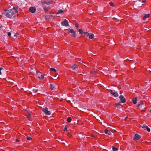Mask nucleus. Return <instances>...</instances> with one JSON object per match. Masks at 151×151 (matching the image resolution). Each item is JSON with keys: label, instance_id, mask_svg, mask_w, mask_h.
<instances>
[{"label": "nucleus", "instance_id": "1", "mask_svg": "<svg viewBox=\"0 0 151 151\" xmlns=\"http://www.w3.org/2000/svg\"><path fill=\"white\" fill-rule=\"evenodd\" d=\"M18 7H14L12 9H10L7 10V9H4L5 12V16L6 17L9 18H11L12 17H14L15 14L18 15L17 11Z\"/></svg>", "mask_w": 151, "mask_h": 151}, {"label": "nucleus", "instance_id": "2", "mask_svg": "<svg viewBox=\"0 0 151 151\" xmlns=\"http://www.w3.org/2000/svg\"><path fill=\"white\" fill-rule=\"evenodd\" d=\"M42 111L46 115H49L50 114V112L48 111V109L47 107L43 108L42 110Z\"/></svg>", "mask_w": 151, "mask_h": 151}, {"label": "nucleus", "instance_id": "3", "mask_svg": "<svg viewBox=\"0 0 151 151\" xmlns=\"http://www.w3.org/2000/svg\"><path fill=\"white\" fill-rule=\"evenodd\" d=\"M70 33H73V34L71 35L72 36L75 37H76V31H75L73 29H70L69 30V31L68 32V34Z\"/></svg>", "mask_w": 151, "mask_h": 151}, {"label": "nucleus", "instance_id": "4", "mask_svg": "<svg viewBox=\"0 0 151 151\" xmlns=\"http://www.w3.org/2000/svg\"><path fill=\"white\" fill-rule=\"evenodd\" d=\"M61 24L63 26H64L65 27H68V26H69L68 21L66 19H65L64 21H63L61 22Z\"/></svg>", "mask_w": 151, "mask_h": 151}, {"label": "nucleus", "instance_id": "5", "mask_svg": "<svg viewBox=\"0 0 151 151\" xmlns=\"http://www.w3.org/2000/svg\"><path fill=\"white\" fill-rule=\"evenodd\" d=\"M144 129V130H147L148 132H150V129L145 124H144L141 126Z\"/></svg>", "mask_w": 151, "mask_h": 151}, {"label": "nucleus", "instance_id": "6", "mask_svg": "<svg viewBox=\"0 0 151 151\" xmlns=\"http://www.w3.org/2000/svg\"><path fill=\"white\" fill-rule=\"evenodd\" d=\"M109 92L111 94H112L115 97H117L118 96V94L117 93L114 92L112 90L110 89L109 90Z\"/></svg>", "mask_w": 151, "mask_h": 151}, {"label": "nucleus", "instance_id": "7", "mask_svg": "<svg viewBox=\"0 0 151 151\" xmlns=\"http://www.w3.org/2000/svg\"><path fill=\"white\" fill-rule=\"evenodd\" d=\"M119 98L120 99V100L121 101V102H120V103H124L126 102V100L124 98L123 96L121 95L119 97Z\"/></svg>", "mask_w": 151, "mask_h": 151}, {"label": "nucleus", "instance_id": "8", "mask_svg": "<svg viewBox=\"0 0 151 151\" xmlns=\"http://www.w3.org/2000/svg\"><path fill=\"white\" fill-rule=\"evenodd\" d=\"M36 10V8L35 7H31L29 9V11L32 13H34Z\"/></svg>", "mask_w": 151, "mask_h": 151}, {"label": "nucleus", "instance_id": "9", "mask_svg": "<svg viewBox=\"0 0 151 151\" xmlns=\"http://www.w3.org/2000/svg\"><path fill=\"white\" fill-rule=\"evenodd\" d=\"M140 138V136L137 134H135L134 137L133 139L135 141H136L137 140H138Z\"/></svg>", "mask_w": 151, "mask_h": 151}, {"label": "nucleus", "instance_id": "10", "mask_svg": "<svg viewBox=\"0 0 151 151\" xmlns=\"http://www.w3.org/2000/svg\"><path fill=\"white\" fill-rule=\"evenodd\" d=\"M137 97H136L134 98H133L132 100L133 103L134 104H136L137 103Z\"/></svg>", "mask_w": 151, "mask_h": 151}, {"label": "nucleus", "instance_id": "11", "mask_svg": "<svg viewBox=\"0 0 151 151\" xmlns=\"http://www.w3.org/2000/svg\"><path fill=\"white\" fill-rule=\"evenodd\" d=\"M104 132L106 134L109 135H110L111 134V132L110 131L108 130L107 129H106L104 130Z\"/></svg>", "mask_w": 151, "mask_h": 151}, {"label": "nucleus", "instance_id": "12", "mask_svg": "<svg viewBox=\"0 0 151 151\" xmlns=\"http://www.w3.org/2000/svg\"><path fill=\"white\" fill-rule=\"evenodd\" d=\"M150 16V14H145L144 16L143 17V19L144 20H145L147 18H149Z\"/></svg>", "mask_w": 151, "mask_h": 151}, {"label": "nucleus", "instance_id": "13", "mask_svg": "<svg viewBox=\"0 0 151 151\" xmlns=\"http://www.w3.org/2000/svg\"><path fill=\"white\" fill-rule=\"evenodd\" d=\"M78 68V66L76 64H74L72 66V68L73 70H74Z\"/></svg>", "mask_w": 151, "mask_h": 151}, {"label": "nucleus", "instance_id": "14", "mask_svg": "<svg viewBox=\"0 0 151 151\" xmlns=\"http://www.w3.org/2000/svg\"><path fill=\"white\" fill-rule=\"evenodd\" d=\"M112 150L111 151H116L118 150V148H116L113 146H112Z\"/></svg>", "mask_w": 151, "mask_h": 151}, {"label": "nucleus", "instance_id": "15", "mask_svg": "<svg viewBox=\"0 0 151 151\" xmlns=\"http://www.w3.org/2000/svg\"><path fill=\"white\" fill-rule=\"evenodd\" d=\"M63 11L62 10L60 9L58 11V12L57 13V14L63 13Z\"/></svg>", "mask_w": 151, "mask_h": 151}, {"label": "nucleus", "instance_id": "16", "mask_svg": "<svg viewBox=\"0 0 151 151\" xmlns=\"http://www.w3.org/2000/svg\"><path fill=\"white\" fill-rule=\"evenodd\" d=\"M89 36V37L90 39H92L93 38L94 35L93 34H91V35Z\"/></svg>", "mask_w": 151, "mask_h": 151}, {"label": "nucleus", "instance_id": "17", "mask_svg": "<svg viewBox=\"0 0 151 151\" xmlns=\"http://www.w3.org/2000/svg\"><path fill=\"white\" fill-rule=\"evenodd\" d=\"M81 34H83V31L82 29H78L77 30Z\"/></svg>", "mask_w": 151, "mask_h": 151}, {"label": "nucleus", "instance_id": "18", "mask_svg": "<svg viewBox=\"0 0 151 151\" xmlns=\"http://www.w3.org/2000/svg\"><path fill=\"white\" fill-rule=\"evenodd\" d=\"M71 120L72 119L71 118L69 117H68V118L67 119V121L69 123L71 122Z\"/></svg>", "mask_w": 151, "mask_h": 151}, {"label": "nucleus", "instance_id": "19", "mask_svg": "<svg viewBox=\"0 0 151 151\" xmlns=\"http://www.w3.org/2000/svg\"><path fill=\"white\" fill-rule=\"evenodd\" d=\"M50 3V2H46V1H43L42 2V4H47L49 5Z\"/></svg>", "mask_w": 151, "mask_h": 151}, {"label": "nucleus", "instance_id": "20", "mask_svg": "<svg viewBox=\"0 0 151 151\" xmlns=\"http://www.w3.org/2000/svg\"><path fill=\"white\" fill-rule=\"evenodd\" d=\"M83 34H84V35L86 37H87L89 35L90 33H89L87 32H84Z\"/></svg>", "mask_w": 151, "mask_h": 151}, {"label": "nucleus", "instance_id": "21", "mask_svg": "<svg viewBox=\"0 0 151 151\" xmlns=\"http://www.w3.org/2000/svg\"><path fill=\"white\" fill-rule=\"evenodd\" d=\"M68 127V126L67 125H66L65 126V128H64V131H67Z\"/></svg>", "mask_w": 151, "mask_h": 151}, {"label": "nucleus", "instance_id": "22", "mask_svg": "<svg viewBox=\"0 0 151 151\" xmlns=\"http://www.w3.org/2000/svg\"><path fill=\"white\" fill-rule=\"evenodd\" d=\"M50 89L52 90H53L54 88V87L52 86V84H50Z\"/></svg>", "mask_w": 151, "mask_h": 151}, {"label": "nucleus", "instance_id": "23", "mask_svg": "<svg viewBox=\"0 0 151 151\" xmlns=\"http://www.w3.org/2000/svg\"><path fill=\"white\" fill-rule=\"evenodd\" d=\"M75 27L76 28V29L78 30V23H76L75 24Z\"/></svg>", "mask_w": 151, "mask_h": 151}, {"label": "nucleus", "instance_id": "24", "mask_svg": "<svg viewBox=\"0 0 151 151\" xmlns=\"http://www.w3.org/2000/svg\"><path fill=\"white\" fill-rule=\"evenodd\" d=\"M38 91V89H33V92L35 93H36Z\"/></svg>", "mask_w": 151, "mask_h": 151}, {"label": "nucleus", "instance_id": "25", "mask_svg": "<svg viewBox=\"0 0 151 151\" xmlns=\"http://www.w3.org/2000/svg\"><path fill=\"white\" fill-rule=\"evenodd\" d=\"M27 140H31V139H32V138L31 137H29V136H27Z\"/></svg>", "mask_w": 151, "mask_h": 151}, {"label": "nucleus", "instance_id": "26", "mask_svg": "<svg viewBox=\"0 0 151 151\" xmlns=\"http://www.w3.org/2000/svg\"><path fill=\"white\" fill-rule=\"evenodd\" d=\"M50 70L53 71L54 70L55 72H57V70L55 68H51L50 69Z\"/></svg>", "mask_w": 151, "mask_h": 151}, {"label": "nucleus", "instance_id": "27", "mask_svg": "<svg viewBox=\"0 0 151 151\" xmlns=\"http://www.w3.org/2000/svg\"><path fill=\"white\" fill-rule=\"evenodd\" d=\"M27 114L26 115L27 117H28L30 115V112L29 111H27Z\"/></svg>", "mask_w": 151, "mask_h": 151}, {"label": "nucleus", "instance_id": "28", "mask_svg": "<svg viewBox=\"0 0 151 151\" xmlns=\"http://www.w3.org/2000/svg\"><path fill=\"white\" fill-rule=\"evenodd\" d=\"M48 7H44L43 8L44 10L45 11H47L48 10Z\"/></svg>", "mask_w": 151, "mask_h": 151}, {"label": "nucleus", "instance_id": "29", "mask_svg": "<svg viewBox=\"0 0 151 151\" xmlns=\"http://www.w3.org/2000/svg\"><path fill=\"white\" fill-rule=\"evenodd\" d=\"M109 4L110 6H114V4L113 2H110L109 3Z\"/></svg>", "mask_w": 151, "mask_h": 151}, {"label": "nucleus", "instance_id": "30", "mask_svg": "<svg viewBox=\"0 0 151 151\" xmlns=\"http://www.w3.org/2000/svg\"><path fill=\"white\" fill-rule=\"evenodd\" d=\"M39 78H41L42 79L44 78V76L42 75H41L40 77H39Z\"/></svg>", "mask_w": 151, "mask_h": 151}, {"label": "nucleus", "instance_id": "31", "mask_svg": "<svg viewBox=\"0 0 151 151\" xmlns=\"http://www.w3.org/2000/svg\"><path fill=\"white\" fill-rule=\"evenodd\" d=\"M11 34L10 32H8L7 35L9 37H10L11 36Z\"/></svg>", "mask_w": 151, "mask_h": 151}, {"label": "nucleus", "instance_id": "32", "mask_svg": "<svg viewBox=\"0 0 151 151\" xmlns=\"http://www.w3.org/2000/svg\"><path fill=\"white\" fill-rule=\"evenodd\" d=\"M3 69V68L2 67L0 68V75L1 74V70Z\"/></svg>", "mask_w": 151, "mask_h": 151}, {"label": "nucleus", "instance_id": "33", "mask_svg": "<svg viewBox=\"0 0 151 151\" xmlns=\"http://www.w3.org/2000/svg\"><path fill=\"white\" fill-rule=\"evenodd\" d=\"M56 74L54 76V77H56L58 75V73H56Z\"/></svg>", "mask_w": 151, "mask_h": 151}, {"label": "nucleus", "instance_id": "34", "mask_svg": "<svg viewBox=\"0 0 151 151\" xmlns=\"http://www.w3.org/2000/svg\"><path fill=\"white\" fill-rule=\"evenodd\" d=\"M94 136V135L93 134H91L90 136H89V137H88L89 138H90V137H93Z\"/></svg>", "mask_w": 151, "mask_h": 151}, {"label": "nucleus", "instance_id": "35", "mask_svg": "<svg viewBox=\"0 0 151 151\" xmlns=\"http://www.w3.org/2000/svg\"><path fill=\"white\" fill-rule=\"evenodd\" d=\"M120 105V104H119V103H118L116 105V106H118L119 105Z\"/></svg>", "mask_w": 151, "mask_h": 151}, {"label": "nucleus", "instance_id": "36", "mask_svg": "<svg viewBox=\"0 0 151 151\" xmlns=\"http://www.w3.org/2000/svg\"><path fill=\"white\" fill-rule=\"evenodd\" d=\"M16 141L17 142H18L19 141V140L18 139H17L16 140Z\"/></svg>", "mask_w": 151, "mask_h": 151}, {"label": "nucleus", "instance_id": "37", "mask_svg": "<svg viewBox=\"0 0 151 151\" xmlns=\"http://www.w3.org/2000/svg\"><path fill=\"white\" fill-rule=\"evenodd\" d=\"M91 73H95V71H93V70H92L91 71Z\"/></svg>", "mask_w": 151, "mask_h": 151}, {"label": "nucleus", "instance_id": "38", "mask_svg": "<svg viewBox=\"0 0 151 151\" xmlns=\"http://www.w3.org/2000/svg\"><path fill=\"white\" fill-rule=\"evenodd\" d=\"M140 104H139L137 105V106L139 107L140 106Z\"/></svg>", "mask_w": 151, "mask_h": 151}, {"label": "nucleus", "instance_id": "39", "mask_svg": "<svg viewBox=\"0 0 151 151\" xmlns=\"http://www.w3.org/2000/svg\"><path fill=\"white\" fill-rule=\"evenodd\" d=\"M127 118H128V116H126V118L125 119V120H126V119H127Z\"/></svg>", "mask_w": 151, "mask_h": 151}, {"label": "nucleus", "instance_id": "40", "mask_svg": "<svg viewBox=\"0 0 151 151\" xmlns=\"http://www.w3.org/2000/svg\"><path fill=\"white\" fill-rule=\"evenodd\" d=\"M145 1H142V2L143 3H145Z\"/></svg>", "mask_w": 151, "mask_h": 151}, {"label": "nucleus", "instance_id": "41", "mask_svg": "<svg viewBox=\"0 0 151 151\" xmlns=\"http://www.w3.org/2000/svg\"><path fill=\"white\" fill-rule=\"evenodd\" d=\"M39 72H39V71H37V73H39Z\"/></svg>", "mask_w": 151, "mask_h": 151}, {"label": "nucleus", "instance_id": "42", "mask_svg": "<svg viewBox=\"0 0 151 151\" xmlns=\"http://www.w3.org/2000/svg\"><path fill=\"white\" fill-rule=\"evenodd\" d=\"M1 27L0 25V28H1Z\"/></svg>", "mask_w": 151, "mask_h": 151}, {"label": "nucleus", "instance_id": "43", "mask_svg": "<svg viewBox=\"0 0 151 151\" xmlns=\"http://www.w3.org/2000/svg\"><path fill=\"white\" fill-rule=\"evenodd\" d=\"M150 112H151V110H150Z\"/></svg>", "mask_w": 151, "mask_h": 151}]
</instances>
